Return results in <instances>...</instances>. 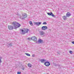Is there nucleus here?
Returning a JSON list of instances; mask_svg holds the SVG:
<instances>
[{
    "label": "nucleus",
    "mask_w": 74,
    "mask_h": 74,
    "mask_svg": "<svg viewBox=\"0 0 74 74\" xmlns=\"http://www.w3.org/2000/svg\"><path fill=\"white\" fill-rule=\"evenodd\" d=\"M12 24L13 25L14 29H16L18 27H19L21 26L20 24L16 22H13L12 23Z\"/></svg>",
    "instance_id": "1"
},
{
    "label": "nucleus",
    "mask_w": 74,
    "mask_h": 74,
    "mask_svg": "<svg viewBox=\"0 0 74 74\" xmlns=\"http://www.w3.org/2000/svg\"><path fill=\"white\" fill-rule=\"evenodd\" d=\"M21 31L22 32L23 34H25L26 33H27L28 32H30V30L27 29H25V31L22 29H21Z\"/></svg>",
    "instance_id": "2"
},
{
    "label": "nucleus",
    "mask_w": 74,
    "mask_h": 74,
    "mask_svg": "<svg viewBox=\"0 0 74 74\" xmlns=\"http://www.w3.org/2000/svg\"><path fill=\"white\" fill-rule=\"evenodd\" d=\"M44 64L46 66L48 67L50 65V63L49 62H46Z\"/></svg>",
    "instance_id": "3"
},
{
    "label": "nucleus",
    "mask_w": 74,
    "mask_h": 74,
    "mask_svg": "<svg viewBox=\"0 0 74 74\" xmlns=\"http://www.w3.org/2000/svg\"><path fill=\"white\" fill-rule=\"evenodd\" d=\"M34 25H37L38 26L41 24V22H37L34 23Z\"/></svg>",
    "instance_id": "4"
},
{
    "label": "nucleus",
    "mask_w": 74,
    "mask_h": 74,
    "mask_svg": "<svg viewBox=\"0 0 74 74\" xmlns=\"http://www.w3.org/2000/svg\"><path fill=\"white\" fill-rule=\"evenodd\" d=\"M41 28L43 30H47L48 29V27L46 26H43Z\"/></svg>",
    "instance_id": "5"
},
{
    "label": "nucleus",
    "mask_w": 74,
    "mask_h": 74,
    "mask_svg": "<svg viewBox=\"0 0 74 74\" xmlns=\"http://www.w3.org/2000/svg\"><path fill=\"white\" fill-rule=\"evenodd\" d=\"M31 40H33V41H37V38L35 36H32L31 38Z\"/></svg>",
    "instance_id": "6"
},
{
    "label": "nucleus",
    "mask_w": 74,
    "mask_h": 74,
    "mask_svg": "<svg viewBox=\"0 0 74 74\" xmlns=\"http://www.w3.org/2000/svg\"><path fill=\"white\" fill-rule=\"evenodd\" d=\"M8 29L9 30H13L14 29V27L13 26H11V25H8Z\"/></svg>",
    "instance_id": "7"
},
{
    "label": "nucleus",
    "mask_w": 74,
    "mask_h": 74,
    "mask_svg": "<svg viewBox=\"0 0 74 74\" xmlns=\"http://www.w3.org/2000/svg\"><path fill=\"white\" fill-rule=\"evenodd\" d=\"M71 16V13L69 12H67V14H66V16H68L69 17V16Z\"/></svg>",
    "instance_id": "8"
},
{
    "label": "nucleus",
    "mask_w": 74,
    "mask_h": 74,
    "mask_svg": "<svg viewBox=\"0 0 74 74\" xmlns=\"http://www.w3.org/2000/svg\"><path fill=\"white\" fill-rule=\"evenodd\" d=\"M40 62H41V63H45V62L46 60H44L43 59H40Z\"/></svg>",
    "instance_id": "9"
},
{
    "label": "nucleus",
    "mask_w": 74,
    "mask_h": 74,
    "mask_svg": "<svg viewBox=\"0 0 74 74\" xmlns=\"http://www.w3.org/2000/svg\"><path fill=\"white\" fill-rule=\"evenodd\" d=\"M39 33L41 36H42V35H44V32L42 31H39Z\"/></svg>",
    "instance_id": "10"
},
{
    "label": "nucleus",
    "mask_w": 74,
    "mask_h": 74,
    "mask_svg": "<svg viewBox=\"0 0 74 74\" xmlns=\"http://www.w3.org/2000/svg\"><path fill=\"white\" fill-rule=\"evenodd\" d=\"M22 16H24V18H26L27 17V14L26 13H24L22 14Z\"/></svg>",
    "instance_id": "11"
},
{
    "label": "nucleus",
    "mask_w": 74,
    "mask_h": 74,
    "mask_svg": "<svg viewBox=\"0 0 74 74\" xmlns=\"http://www.w3.org/2000/svg\"><path fill=\"white\" fill-rule=\"evenodd\" d=\"M38 42L39 43H41L43 42V40H42L41 39H39V40L38 41Z\"/></svg>",
    "instance_id": "12"
},
{
    "label": "nucleus",
    "mask_w": 74,
    "mask_h": 74,
    "mask_svg": "<svg viewBox=\"0 0 74 74\" xmlns=\"http://www.w3.org/2000/svg\"><path fill=\"white\" fill-rule=\"evenodd\" d=\"M27 65L29 67H32V65L30 63L28 64Z\"/></svg>",
    "instance_id": "13"
},
{
    "label": "nucleus",
    "mask_w": 74,
    "mask_h": 74,
    "mask_svg": "<svg viewBox=\"0 0 74 74\" xmlns=\"http://www.w3.org/2000/svg\"><path fill=\"white\" fill-rule=\"evenodd\" d=\"M52 12H51L50 13L48 12L47 13V14L48 15H50L51 16H52Z\"/></svg>",
    "instance_id": "14"
},
{
    "label": "nucleus",
    "mask_w": 74,
    "mask_h": 74,
    "mask_svg": "<svg viewBox=\"0 0 74 74\" xmlns=\"http://www.w3.org/2000/svg\"><path fill=\"white\" fill-rule=\"evenodd\" d=\"M67 16H63V18L64 20H66L67 19V18L66 17Z\"/></svg>",
    "instance_id": "15"
},
{
    "label": "nucleus",
    "mask_w": 74,
    "mask_h": 74,
    "mask_svg": "<svg viewBox=\"0 0 74 74\" xmlns=\"http://www.w3.org/2000/svg\"><path fill=\"white\" fill-rule=\"evenodd\" d=\"M7 45L8 47H12V45L11 43L9 44H8V45Z\"/></svg>",
    "instance_id": "16"
},
{
    "label": "nucleus",
    "mask_w": 74,
    "mask_h": 74,
    "mask_svg": "<svg viewBox=\"0 0 74 74\" xmlns=\"http://www.w3.org/2000/svg\"><path fill=\"white\" fill-rule=\"evenodd\" d=\"M29 23L31 26L33 25V23H32V21H30L29 22Z\"/></svg>",
    "instance_id": "17"
},
{
    "label": "nucleus",
    "mask_w": 74,
    "mask_h": 74,
    "mask_svg": "<svg viewBox=\"0 0 74 74\" xmlns=\"http://www.w3.org/2000/svg\"><path fill=\"white\" fill-rule=\"evenodd\" d=\"M25 55H27V56H30V55L29 53H25Z\"/></svg>",
    "instance_id": "18"
},
{
    "label": "nucleus",
    "mask_w": 74,
    "mask_h": 74,
    "mask_svg": "<svg viewBox=\"0 0 74 74\" xmlns=\"http://www.w3.org/2000/svg\"><path fill=\"white\" fill-rule=\"evenodd\" d=\"M42 24L43 25H47V23L46 22H44Z\"/></svg>",
    "instance_id": "19"
},
{
    "label": "nucleus",
    "mask_w": 74,
    "mask_h": 74,
    "mask_svg": "<svg viewBox=\"0 0 74 74\" xmlns=\"http://www.w3.org/2000/svg\"><path fill=\"white\" fill-rule=\"evenodd\" d=\"M51 16L53 17H54V18H55V16L53 15V13H52V15H51Z\"/></svg>",
    "instance_id": "20"
},
{
    "label": "nucleus",
    "mask_w": 74,
    "mask_h": 74,
    "mask_svg": "<svg viewBox=\"0 0 74 74\" xmlns=\"http://www.w3.org/2000/svg\"><path fill=\"white\" fill-rule=\"evenodd\" d=\"M21 73V72H17V74H20Z\"/></svg>",
    "instance_id": "21"
},
{
    "label": "nucleus",
    "mask_w": 74,
    "mask_h": 74,
    "mask_svg": "<svg viewBox=\"0 0 74 74\" xmlns=\"http://www.w3.org/2000/svg\"><path fill=\"white\" fill-rule=\"evenodd\" d=\"M69 53H70L71 54H72L73 53V52H72V51H69Z\"/></svg>",
    "instance_id": "22"
},
{
    "label": "nucleus",
    "mask_w": 74,
    "mask_h": 74,
    "mask_svg": "<svg viewBox=\"0 0 74 74\" xmlns=\"http://www.w3.org/2000/svg\"><path fill=\"white\" fill-rule=\"evenodd\" d=\"M35 55L34 54H33L32 55V57H35Z\"/></svg>",
    "instance_id": "23"
},
{
    "label": "nucleus",
    "mask_w": 74,
    "mask_h": 74,
    "mask_svg": "<svg viewBox=\"0 0 74 74\" xmlns=\"http://www.w3.org/2000/svg\"><path fill=\"white\" fill-rule=\"evenodd\" d=\"M1 62H2L1 60V58H0V63H1Z\"/></svg>",
    "instance_id": "24"
},
{
    "label": "nucleus",
    "mask_w": 74,
    "mask_h": 74,
    "mask_svg": "<svg viewBox=\"0 0 74 74\" xmlns=\"http://www.w3.org/2000/svg\"><path fill=\"white\" fill-rule=\"evenodd\" d=\"M30 39H31L30 38H27V40H30Z\"/></svg>",
    "instance_id": "25"
},
{
    "label": "nucleus",
    "mask_w": 74,
    "mask_h": 74,
    "mask_svg": "<svg viewBox=\"0 0 74 74\" xmlns=\"http://www.w3.org/2000/svg\"><path fill=\"white\" fill-rule=\"evenodd\" d=\"M57 54H60V53H59V52H57Z\"/></svg>",
    "instance_id": "26"
},
{
    "label": "nucleus",
    "mask_w": 74,
    "mask_h": 74,
    "mask_svg": "<svg viewBox=\"0 0 74 74\" xmlns=\"http://www.w3.org/2000/svg\"><path fill=\"white\" fill-rule=\"evenodd\" d=\"M72 44H74V41L72 42Z\"/></svg>",
    "instance_id": "27"
},
{
    "label": "nucleus",
    "mask_w": 74,
    "mask_h": 74,
    "mask_svg": "<svg viewBox=\"0 0 74 74\" xmlns=\"http://www.w3.org/2000/svg\"><path fill=\"white\" fill-rule=\"evenodd\" d=\"M23 70H24V68H23Z\"/></svg>",
    "instance_id": "28"
},
{
    "label": "nucleus",
    "mask_w": 74,
    "mask_h": 74,
    "mask_svg": "<svg viewBox=\"0 0 74 74\" xmlns=\"http://www.w3.org/2000/svg\"><path fill=\"white\" fill-rule=\"evenodd\" d=\"M22 19H23V18H22Z\"/></svg>",
    "instance_id": "29"
},
{
    "label": "nucleus",
    "mask_w": 74,
    "mask_h": 74,
    "mask_svg": "<svg viewBox=\"0 0 74 74\" xmlns=\"http://www.w3.org/2000/svg\"><path fill=\"white\" fill-rule=\"evenodd\" d=\"M21 17H20V18H21Z\"/></svg>",
    "instance_id": "30"
}]
</instances>
